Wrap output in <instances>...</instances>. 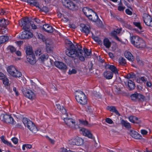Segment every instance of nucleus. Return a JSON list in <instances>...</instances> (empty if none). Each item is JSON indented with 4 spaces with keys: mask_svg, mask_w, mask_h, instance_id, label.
<instances>
[{
    "mask_svg": "<svg viewBox=\"0 0 152 152\" xmlns=\"http://www.w3.org/2000/svg\"><path fill=\"white\" fill-rule=\"evenodd\" d=\"M66 43L68 45L66 53L69 57L74 58L82 54L83 52L82 47L78 44L75 45L70 41H68Z\"/></svg>",
    "mask_w": 152,
    "mask_h": 152,
    "instance_id": "nucleus-1",
    "label": "nucleus"
},
{
    "mask_svg": "<svg viewBox=\"0 0 152 152\" xmlns=\"http://www.w3.org/2000/svg\"><path fill=\"white\" fill-rule=\"evenodd\" d=\"M75 96L77 101L80 104L84 105L87 103L86 96L82 91L80 90L76 91Z\"/></svg>",
    "mask_w": 152,
    "mask_h": 152,
    "instance_id": "nucleus-2",
    "label": "nucleus"
},
{
    "mask_svg": "<svg viewBox=\"0 0 152 152\" xmlns=\"http://www.w3.org/2000/svg\"><path fill=\"white\" fill-rule=\"evenodd\" d=\"M23 124L25 127L27 128L33 132L35 133L38 129L37 127L31 121L26 118H23L22 120Z\"/></svg>",
    "mask_w": 152,
    "mask_h": 152,
    "instance_id": "nucleus-3",
    "label": "nucleus"
},
{
    "mask_svg": "<svg viewBox=\"0 0 152 152\" xmlns=\"http://www.w3.org/2000/svg\"><path fill=\"white\" fill-rule=\"evenodd\" d=\"M62 2L63 6L71 10L75 11L78 9V6L70 0H62Z\"/></svg>",
    "mask_w": 152,
    "mask_h": 152,
    "instance_id": "nucleus-4",
    "label": "nucleus"
},
{
    "mask_svg": "<svg viewBox=\"0 0 152 152\" xmlns=\"http://www.w3.org/2000/svg\"><path fill=\"white\" fill-rule=\"evenodd\" d=\"M131 100L134 102H142L146 100L145 97L140 93L135 92L130 96Z\"/></svg>",
    "mask_w": 152,
    "mask_h": 152,
    "instance_id": "nucleus-5",
    "label": "nucleus"
},
{
    "mask_svg": "<svg viewBox=\"0 0 152 152\" xmlns=\"http://www.w3.org/2000/svg\"><path fill=\"white\" fill-rule=\"evenodd\" d=\"M0 120L7 124H15V121L11 115L2 114L0 116Z\"/></svg>",
    "mask_w": 152,
    "mask_h": 152,
    "instance_id": "nucleus-6",
    "label": "nucleus"
},
{
    "mask_svg": "<svg viewBox=\"0 0 152 152\" xmlns=\"http://www.w3.org/2000/svg\"><path fill=\"white\" fill-rule=\"evenodd\" d=\"M7 72L11 76L15 77H19L21 75V73L17 70L13 66H10L7 68Z\"/></svg>",
    "mask_w": 152,
    "mask_h": 152,
    "instance_id": "nucleus-7",
    "label": "nucleus"
},
{
    "mask_svg": "<svg viewBox=\"0 0 152 152\" xmlns=\"http://www.w3.org/2000/svg\"><path fill=\"white\" fill-rule=\"evenodd\" d=\"M19 24L21 27L23 26V30L28 29L30 28V20L28 17H24L19 21Z\"/></svg>",
    "mask_w": 152,
    "mask_h": 152,
    "instance_id": "nucleus-8",
    "label": "nucleus"
},
{
    "mask_svg": "<svg viewBox=\"0 0 152 152\" xmlns=\"http://www.w3.org/2000/svg\"><path fill=\"white\" fill-rule=\"evenodd\" d=\"M80 132H82L83 135L89 138L94 140V143H96V145H94L95 147L96 148L97 147V143L96 142L95 140L94 137H93V135L91 132L90 131L84 128L80 129Z\"/></svg>",
    "mask_w": 152,
    "mask_h": 152,
    "instance_id": "nucleus-9",
    "label": "nucleus"
},
{
    "mask_svg": "<svg viewBox=\"0 0 152 152\" xmlns=\"http://www.w3.org/2000/svg\"><path fill=\"white\" fill-rule=\"evenodd\" d=\"M22 91L26 97L31 99L35 97V94L31 90L26 88H23Z\"/></svg>",
    "mask_w": 152,
    "mask_h": 152,
    "instance_id": "nucleus-10",
    "label": "nucleus"
},
{
    "mask_svg": "<svg viewBox=\"0 0 152 152\" xmlns=\"http://www.w3.org/2000/svg\"><path fill=\"white\" fill-rule=\"evenodd\" d=\"M69 142L70 144L80 145L83 143V140L82 138L77 137L75 139H71Z\"/></svg>",
    "mask_w": 152,
    "mask_h": 152,
    "instance_id": "nucleus-11",
    "label": "nucleus"
},
{
    "mask_svg": "<svg viewBox=\"0 0 152 152\" xmlns=\"http://www.w3.org/2000/svg\"><path fill=\"white\" fill-rule=\"evenodd\" d=\"M28 29L24 30V31L22 32L20 36H19L20 38L24 39H28L31 38L33 36L32 33L28 31Z\"/></svg>",
    "mask_w": 152,
    "mask_h": 152,
    "instance_id": "nucleus-12",
    "label": "nucleus"
},
{
    "mask_svg": "<svg viewBox=\"0 0 152 152\" xmlns=\"http://www.w3.org/2000/svg\"><path fill=\"white\" fill-rule=\"evenodd\" d=\"M80 26L81 28L80 29L81 31L85 33L86 35H88L90 32L91 28L90 26L83 23L80 24Z\"/></svg>",
    "mask_w": 152,
    "mask_h": 152,
    "instance_id": "nucleus-13",
    "label": "nucleus"
},
{
    "mask_svg": "<svg viewBox=\"0 0 152 152\" xmlns=\"http://www.w3.org/2000/svg\"><path fill=\"white\" fill-rule=\"evenodd\" d=\"M55 65L56 67L65 72L67 70V66L66 65L62 62L59 61H56Z\"/></svg>",
    "mask_w": 152,
    "mask_h": 152,
    "instance_id": "nucleus-14",
    "label": "nucleus"
},
{
    "mask_svg": "<svg viewBox=\"0 0 152 152\" xmlns=\"http://www.w3.org/2000/svg\"><path fill=\"white\" fill-rule=\"evenodd\" d=\"M55 65L56 67L65 72L67 70V66L66 65L62 62L59 61H56Z\"/></svg>",
    "mask_w": 152,
    "mask_h": 152,
    "instance_id": "nucleus-15",
    "label": "nucleus"
},
{
    "mask_svg": "<svg viewBox=\"0 0 152 152\" xmlns=\"http://www.w3.org/2000/svg\"><path fill=\"white\" fill-rule=\"evenodd\" d=\"M105 67L106 69H108L111 70V72L113 74L116 75L118 74V71L117 68L113 65H111L109 64H106L105 65Z\"/></svg>",
    "mask_w": 152,
    "mask_h": 152,
    "instance_id": "nucleus-16",
    "label": "nucleus"
},
{
    "mask_svg": "<svg viewBox=\"0 0 152 152\" xmlns=\"http://www.w3.org/2000/svg\"><path fill=\"white\" fill-rule=\"evenodd\" d=\"M9 24V21L8 20H6L4 18L0 19V27H1V30H3L4 29L7 30V28L6 27Z\"/></svg>",
    "mask_w": 152,
    "mask_h": 152,
    "instance_id": "nucleus-17",
    "label": "nucleus"
},
{
    "mask_svg": "<svg viewBox=\"0 0 152 152\" xmlns=\"http://www.w3.org/2000/svg\"><path fill=\"white\" fill-rule=\"evenodd\" d=\"M129 134L133 138L137 139H141L142 138V136L135 130H130Z\"/></svg>",
    "mask_w": 152,
    "mask_h": 152,
    "instance_id": "nucleus-18",
    "label": "nucleus"
},
{
    "mask_svg": "<svg viewBox=\"0 0 152 152\" xmlns=\"http://www.w3.org/2000/svg\"><path fill=\"white\" fill-rule=\"evenodd\" d=\"M143 19L144 23L147 26L150 25V23L151 22V20L152 19L150 15L147 14H145L143 17Z\"/></svg>",
    "mask_w": 152,
    "mask_h": 152,
    "instance_id": "nucleus-19",
    "label": "nucleus"
},
{
    "mask_svg": "<svg viewBox=\"0 0 152 152\" xmlns=\"http://www.w3.org/2000/svg\"><path fill=\"white\" fill-rule=\"evenodd\" d=\"M64 120L66 124L69 126H72V125L75 126V121L71 118H64Z\"/></svg>",
    "mask_w": 152,
    "mask_h": 152,
    "instance_id": "nucleus-20",
    "label": "nucleus"
},
{
    "mask_svg": "<svg viewBox=\"0 0 152 152\" xmlns=\"http://www.w3.org/2000/svg\"><path fill=\"white\" fill-rule=\"evenodd\" d=\"M42 30L48 33H52L53 31V27L48 24L44 25L42 28Z\"/></svg>",
    "mask_w": 152,
    "mask_h": 152,
    "instance_id": "nucleus-21",
    "label": "nucleus"
},
{
    "mask_svg": "<svg viewBox=\"0 0 152 152\" xmlns=\"http://www.w3.org/2000/svg\"><path fill=\"white\" fill-rule=\"evenodd\" d=\"M25 52L26 54V56H27L28 58L30 57V55H34V54L32 48L30 46H27L24 48Z\"/></svg>",
    "mask_w": 152,
    "mask_h": 152,
    "instance_id": "nucleus-22",
    "label": "nucleus"
},
{
    "mask_svg": "<svg viewBox=\"0 0 152 152\" xmlns=\"http://www.w3.org/2000/svg\"><path fill=\"white\" fill-rule=\"evenodd\" d=\"M82 11L86 16L88 15H89L90 14H93L95 12L92 9L87 7H83Z\"/></svg>",
    "mask_w": 152,
    "mask_h": 152,
    "instance_id": "nucleus-23",
    "label": "nucleus"
},
{
    "mask_svg": "<svg viewBox=\"0 0 152 152\" xmlns=\"http://www.w3.org/2000/svg\"><path fill=\"white\" fill-rule=\"evenodd\" d=\"M145 44L144 41L142 39H140L134 46L137 48H142L145 47Z\"/></svg>",
    "mask_w": 152,
    "mask_h": 152,
    "instance_id": "nucleus-24",
    "label": "nucleus"
},
{
    "mask_svg": "<svg viewBox=\"0 0 152 152\" xmlns=\"http://www.w3.org/2000/svg\"><path fill=\"white\" fill-rule=\"evenodd\" d=\"M86 17L90 20L94 22H96V20L98 18V16L96 12H94L93 14H90V15H88Z\"/></svg>",
    "mask_w": 152,
    "mask_h": 152,
    "instance_id": "nucleus-25",
    "label": "nucleus"
},
{
    "mask_svg": "<svg viewBox=\"0 0 152 152\" xmlns=\"http://www.w3.org/2000/svg\"><path fill=\"white\" fill-rule=\"evenodd\" d=\"M27 60L31 64L34 65L36 62V59L35 58V55H30V57L28 58L27 56H26Z\"/></svg>",
    "mask_w": 152,
    "mask_h": 152,
    "instance_id": "nucleus-26",
    "label": "nucleus"
},
{
    "mask_svg": "<svg viewBox=\"0 0 152 152\" xmlns=\"http://www.w3.org/2000/svg\"><path fill=\"white\" fill-rule=\"evenodd\" d=\"M46 52L48 53H52L53 52L52 49L53 48V45L51 42H48L46 41Z\"/></svg>",
    "mask_w": 152,
    "mask_h": 152,
    "instance_id": "nucleus-27",
    "label": "nucleus"
},
{
    "mask_svg": "<svg viewBox=\"0 0 152 152\" xmlns=\"http://www.w3.org/2000/svg\"><path fill=\"white\" fill-rule=\"evenodd\" d=\"M141 39L138 36H133L131 37H130L131 42L134 46H135L139 40Z\"/></svg>",
    "mask_w": 152,
    "mask_h": 152,
    "instance_id": "nucleus-28",
    "label": "nucleus"
},
{
    "mask_svg": "<svg viewBox=\"0 0 152 152\" xmlns=\"http://www.w3.org/2000/svg\"><path fill=\"white\" fill-rule=\"evenodd\" d=\"M106 109L110 111L113 112L118 116L120 115V114L119 113L118 110L116 109L115 107L114 106H107Z\"/></svg>",
    "mask_w": 152,
    "mask_h": 152,
    "instance_id": "nucleus-29",
    "label": "nucleus"
},
{
    "mask_svg": "<svg viewBox=\"0 0 152 152\" xmlns=\"http://www.w3.org/2000/svg\"><path fill=\"white\" fill-rule=\"evenodd\" d=\"M135 84L134 82L131 80H129L128 82L127 88L129 91H132L134 88Z\"/></svg>",
    "mask_w": 152,
    "mask_h": 152,
    "instance_id": "nucleus-30",
    "label": "nucleus"
},
{
    "mask_svg": "<svg viewBox=\"0 0 152 152\" xmlns=\"http://www.w3.org/2000/svg\"><path fill=\"white\" fill-rule=\"evenodd\" d=\"M104 77L107 79H111L113 76L112 72L110 71H106L104 73Z\"/></svg>",
    "mask_w": 152,
    "mask_h": 152,
    "instance_id": "nucleus-31",
    "label": "nucleus"
},
{
    "mask_svg": "<svg viewBox=\"0 0 152 152\" xmlns=\"http://www.w3.org/2000/svg\"><path fill=\"white\" fill-rule=\"evenodd\" d=\"M124 56L129 61H133L134 58L132 54L129 52L126 51L124 53Z\"/></svg>",
    "mask_w": 152,
    "mask_h": 152,
    "instance_id": "nucleus-32",
    "label": "nucleus"
},
{
    "mask_svg": "<svg viewBox=\"0 0 152 152\" xmlns=\"http://www.w3.org/2000/svg\"><path fill=\"white\" fill-rule=\"evenodd\" d=\"M91 32L92 34L91 36L92 38L95 41L97 42L99 44L102 45V41L100 39V38L98 37L95 36L94 35L93 33L92 32Z\"/></svg>",
    "mask_w": 152,
    "mask_h": 152,
    "instance_id": "nucleus-33",
    "label": "nucleus"
},
{
    "mask_svg": "<svg viewBox=\"0 0 152 152\" xmlns=\"http://www.w3.org/2000/svg\"><path fill=\"white\" fill-rule=\"evenodd\" d=\"M103 45L107 48H109L111 45V43L107 38L104 39L103 41Z\"/></svg>",
    "mask_w": 152,
    "mask_h": 152,
    "instance_id": "nucleus-34",
    "label": "nucleus"
},
{
    "mask_svg": "<svg viewBox=\"0 0 152 152\" xmlns=\"http://www.w3.org/2000/svg\"><path fill=\"white\" fill-rule=\"evenodd\" d=\"M1 141L4 144L10 147H12L13 146L11 143L5 140L4 138V136H2L0 137Z\"/></svg>",
    "mask_w": 152,
    "mask_h": 152,
    "instance_id": "nucleus-35",
    "label": "nucleus"
},
{
    "mask_svg": "<svg viewBox=\"0 0 152 152\" xmlns=\"http://www.w3.org/2000/svg\"><path fill=\"white\" fill-rule=\"evenodd\" d=\"M118 62L120 64L125 66L126 64V60L123 57H120L118 59Z\"/></svg>",
    "mask_w": 152,
    "mask_h": 152,
    "instance_id": "nucleus-36",
    "label": "nucleus"
},
{
    "mask_svg": "<svg viewBox=\"0 0 152 152\" xmlns=\"http://www.w3.org/2000/svg\"><path fill=\"white\" fill-rule=\"evenodd\" d=\"M8 36H1L0 37V45L3 43L8 39Z\"/></svg>",
    "mask_w": 152,
    "mask_h": 152,
    "instance_id": "nucleus-37",
    "label": "nucleus"
},
{
    "mask_svg": "<svg viewBox=\"0 0 152 152\" xmlns=\"http://www.w3.org/2000/svg\"><path fill=\"white\" fill-rule=\"evenodd\" d=\"M121 123L123 125H124L126 128L129 129L131 127L130 124L129 123L126 122L124 120H122Z\"/></svg>",
    "mask_w": 152,
    "mask_h": 152,
    "instance_id": "nucleus-38",
    "label": "nucleus"
},
{
    "mask_svg": "<svg viewBox=\"0 0 152 152\" xmlns=\"http://www.w3.org/2000/svg\"><path fill=\"white\" fill-rule=\"evenodd\" d=\"M84 50L83 52V53L84 52L85 56V57L87 56H90L91 54V51H89V50L87 49L84 48H83Z\"/></svg>",
    "mask_w": 152,
    "mask_h": 152,
    "instance_id": "nucleus-39",
    "label": "nucleus"
},
{
    "mask_svg": "<svg viewBox=\"0 0 152 152\" xmlns=\"http://www.w3.org/2000/svg\"><path fill=\"white\" fill-rule=\"evenodd\" d=\"M37 37L38 38L42 39L43 42H46V40L45 36L40 33H37Z\"/></svg>",
    "mask_w": 152,
    "mask_h": 152,
    "instance_id": "nucleus-40",
    "label": "nucleus"
},
{
    "mask_svg": "<svg viewBox=\"0 0 152 152\" xmlns=\"http://www.w3.org/2000/svg\"><path fill=\"white\" fill-rule=\"evenodd\" d=\"M48 55L47 54L45 53V54L42 55L40 57V58L41 59L42 61H44L45 60L48 59Z\"/></svg>",
    "mask_w": 152,
    "mask_h": 152,
    "instance_id": "nucleus-41",
    "label": "nucleus"
},
{
    "mask_svg": "<svg viewBox=\"0 0 152 152\" xmlns=\"http://www.w3.org/2000/svg\"><path fill=\"white\" fill-rule=\"evenodd\" d=\"M7 49L8 50H9L10 52L11 53H13L14 52H15L16 50V48L14 47L12 45H9L7 47Z\"/></svg>",
    "mask_w": 152,
    "mask_h": 152,
    "instance_id": "nucleus-42",
    "label": "nucleus"
},
{
    "mask_svg": "<svg viewBox=\"0 0 152 152\" xmlns=\"http://www.w3.org/2000/svg\"><path fill=\"white\" fill-rule=\"evenodd\" d=\"M40 11L45 13L48 12L49 9L46 6H43L42 8H40Z\"/></svg>",
    "mask_w": 152,
    "mask_h": 152,
    "instance_id": "nucleus-43",
    "label": "nucleus"
},
{
    "mask_svg": "<svg viewBox=\"0 0 152 152\" xmlns=\"http://www.w3.org/2000/svg\"><path fill=\"white\" fill-rule=\"evenodd\" d=\"M113 17L115 18L117 20L120 21L122 23H125V21L122 19L120 18L119 17L118 15H113Z\"/></svg>",
    "mask_w": 152,
    "mask_h": 152,
    "instance_id": "nucleus-44",
    "label": "nucleus"
},
{
    "mask_svg": "<svg viewBox=\"0 0 152 152\" xmlns=\"http://www.w3.org/2000/svg\"><path fill=\"white\" fill-rule=\"evenodd\" d=\"M2 80L4 84L6 86L8 85L9 83V80L6 76L4 79H3Z\"/></svg>",
    "mask_w": 152,
    "mask_h": 152,
    "instance_id": "nucleus-45",
    "label": "nucleus"
},
{
    "mask_svg": "<svg viewBox=\"0 0 152 152\" xmlns=\"http://www.w3.org/2000/svg\"><path fill=\"white\" fill-rule=\"evenodd\" d=\"M133 24L135 26L137 27L140 30H141L142 28L141 26L140 23V22H134L133 23Z\"/></svg>",
    "mask_w": 152,
    "mask_h": 152,
    "instance_id": "nucleus-46",
    "label": "nucleus"
},
{
    "mask_svg": "<svg viewBox=\"0 0 152 152\" xmlns=\"http://www.w3.org/2000/svg\"><path fill=\"white\" fill-rule=\"evenodd\" d=\"M80 124H81L85 126H87L88 125V122L86 121H85L83 120H79Z\"/></svg>",
    "mask_w": 152,
    "mask_h": 152,
    "instance_id": "nucleus-47",
    "label": "nucleus"
},
{
    "mask_svg": "<svg viewBox=\"0 0 152 152\" xmlns=\"http://www.w3.org/2000/svg\"><path fill=\"white\" fill-rule=\"evenodd\" d=\"M88 68L90 71H91L93 69V64L91 61L90 63H88Z\"/></svg>",
    "mask_w": 152,
    "mask_h": 152,
    "instance_id": "nucleus-48",
    "label": "nucleus"
},
{
    "mask_svg": "<svg viewBox=\"0 0 152 152\" xmlns=\"http://www.w3.org/2000/svg\"><path fill=\"white\" fill-rule=\"evenodd\" d=\"M129 121L133 123H135V116H131L129 117Z\"/></svg>",
    "mask_w": 152,
    "mask_h": 152,
    "instance_id": "nucleus-49",
    "label": "nucleus"
},
{
    "mask_svg": "<svg viewBox=\"0 0 152 152\" xmlns=\"http://www.w3.org/2000/svg\"><path fill=\"white\" fill-rule=\"evenodd\" d=\"M77 72V70L74 69H72L71 70L69 69L68 72V74L69 75H71L72 74H75Z\"/></svg>",
    "mask_w": 152,
    "mask_h": 152,
    "instance_id": "nucleus-50",
    "label": "nucleus"
},
{
    "mask_svg": "<svg viewBox=\"0 0 152 152\" xmlns=\"http://www.w3.org/2000/svg\"><path fill=\"white\" fill-rule=\"evenodd\" d=\"M117 32L115 30L112 31L110 33V35L113 37L114 38L117 36Z\"/></svg>",
    "mask_w": 152,
    "mask_h": 152,
    "instance_id": "nucleus-51",
    "label": "nucleus"
},
{
    "mask_svg": "<svg viewBox=\"0 0 152 152\" xmlns=\"http://www.w3.org/2000/svg\"><path fill=\"white\" fill-rule=\"evenodd\" d=\"M11 140L15 144H17L18 142V139L15 137H14L11 139Z\"/></svg>",
    "mask_w": 152,
    "mask_h": 152,
    "instance_id": "nucleus-52",
    "label": "nucleus"
},
{
    "mask_svg": "<svg viewBox=\"0 0 152 152\" xmlns=\"http://www.w3.org/2000/svg\"><path fill=\"white\" fill-rule=\"evenodd\" d=\"M36 0H27V2L29 3L30 5H33L34 3L35 2Z\"/></svg>",
    "mask_w": 152,
    "mask_h": 152,
    "instance_id": "nucleus-53",
    "label": "nucleus"
},
{
    "mask_svg": "<svg viewBox=\"0 0 152 152\" xmlns=\"http://www.w3.org/2000/svg\"><path fill=\"white\" fill-rule=\"evenodd\" d=\"M105 121L110 124H112L113 123L112 120L109 118H107L105 119Z\"/></svg>",
    "mask_w": 152,
    "mask_h": 152,
    "instance_id": "nucleus-54",
    "label": "nucleus"
},
{
    "mask_svg": "<svg viewBox=\"0 0 152 152\" xmlns=\"http://www.w3.org/2000/svg\"><path fill=\"white\" fill-rule=\"evenodd\" d=\"M135 123L137 124H140L141 123V121L140 120H139L138 118L136 116H135V119H134Z\"/></svg>",
    "mask_w": 152,
    "mask_h": 152,
    "instance_id": "nucleus-55",
    "label": "nucleus"
},
{
    "mask_svg": "<svg viewBox=\"0 0 152 152\" xmlns=\"http://www.w3.org/2000/svg\"><path fill=\"white\" fill-rule=\"evenodd\" d=\"M83 53H82V54L79 55L77 57H79V59L82 61H83L85 60L84 57L82 56Z\"/></svg>",
    "mask_w": 152,
    "mask_h": 152,
    "instance_id": "nucleus-56",
    "label": "nucleus"
},
{
    "mask_svg": "<svg viewBox=\"0 0 152 152\" xmlns=\"http://www.w3.org/2000/svg\"><path fill=\"white\" fill-rule=\"evenodd\" d=\"M96 22H97V24L98 26H101L102 23V21L100 20L99 18H98V19H97Z\"/></svg>",
    "mask_w": 152,
    "mask_h": 152,
    "instance_id": "nucleus-57",
    "label": "nucleus"
},
{
    "mask_svg": "<svg viewBox=\"0 0 152 152\" xmlns=\"http://www.w3.org/2000/svg\"><path fill=\"white\" fill-rule=\"evenodd\" d=\"M125 12L126 13L129 15H132V12L129 9H127L125 10Z\"/></svg>",
    "mask_w": 152,
    "mask_h": 152,
    "instance_id": "nucleus-58",
    "label": "nucleus"
},
{
    "mask_svg": "<svg viewBox=\"0 0 152 152\" xmlns=\"http://www.w3.org/2000/svg\"><path fill=\"white\" fill-rule=\"evenodd\" d=\"M63 114H65L66 113V109L63 107H62V108L61 109V111H60Z\"/></svg>",
    "mask_w": 152,
    "mask_h": 152,
    "instance_id": "nucleus-59",
    "label": "nucleus"
},
{
    "mask_svg": "<svg viewBox=\"0 0 152 152\" xmlns=\"http://www.w3.org/2000/svg\"><path fill=\"white\" fill-rule=\"evenodd\" d=\"M34 6L36 7L37 8H38L39 9H40V7H39V3L36 1L34 3Z\"/></svg>",
    "mask_w": 152,
    "mask_h": 152,
    "instance_id": "nucleus-60",
    "label": "nucleus"
},
{
    "mask_svg": "<svg viewBox=\"0 0 152 152\" xmlns=\"http://www.w3.org/2000/svg\"><path fill=\"white\" fill-rule=\"evenodd\" d=\"M141 133L143 135H146L148 133V132L145 129H142L141 130Z\"/></svg>",
    "mask_w": 152,
    "mask_h": 152,
    "instance_id": "nucleus-61",
    "label": "nucleus"
},
{
    "mask_svg": "<svg viewBox=\"0 0 152 152\" xmlns=\"http://www.w3.org/2000/svg\"><path fill=\"white\" fill-rule=\"evenodd\" d=\"M125 7H122V6H119L118 7V10L119 11H123Z\"/></svg>",
    "mask_w": 152,
    "mask_h": 152,
    "instance_id": "nucleus-62",
    "label": "nucleus"
},
{
    "mask_svg": "<svg viewBox=\"0 0 152 152\" xmlns=\"http://www.w3.org/2000/svg\"><path fill=\"white\" fill-rule=\"evenodd\" d=\"M131 78L132 79H135L136 78V75L133 72H130Z\"/></svg>",
    "mask_w": 152,
    "mask_h": 152,
    "instance_id": "nucleus-63",
    "label": "nucleus"
},
{
    "mask_svg": "<svg viewBox=\"0 0 152 152\" xmlns=\"http://www.w3.org/2000/svg\"><path fill=\"white\" fill-rule=\"evenodd\" d=\"M58 152H69V150L67 151L66 148H61V150Z\"/></svg>",
    "mask_w": 152,
    "mask_h": 152,
    "instance_id": "nucleus-64",
    "label": "nucleus"
}]
</instances>
